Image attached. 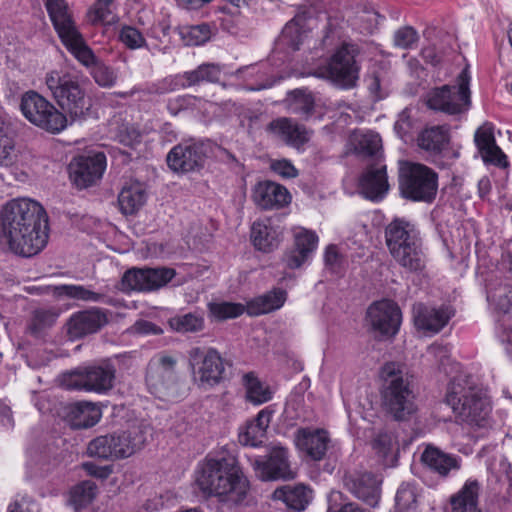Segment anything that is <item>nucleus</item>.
Listing matches in <instances>:
<instances>
[{"label":"nucleus","instance_id":"obj_1","mask_svg":"<svg viewBox=\"0 0 512 512\" xmlns=\"http://www.w3.org/2000/svg\"><path fill=\"white\" fill-rule=\"evenodd\" d=\"M1 227L10 249L21 256H34L47 245L48 216L43 206L32 199L8 202L1 211Z\"/></svg>","mask_w":512,"mask_h":512},{"label":"nucleus","instance_id":"obj_2","mask_svg":"<svg viewBox=\"0 0 512 512\" xmlns=\"http://www.w3.org/2000/svg\"><path fill=\"white\" fill-rule=\"evenodd\" d=\"M445 403L452 409L457 423L472 430L490 426V403L471 376L453 377L447 386Z\"/></svg>","mask_w":512,"mask_h":512},{"label":"nucleus","instance_id":"obj_3","mask_svg":"<svg viewBox=\"0 0 512 512\" xmlns=\"http://www.w3.org/2000/svg\"><path fill=\"white\" fill-rule=\"evenodd\" d=\"M384 379L381 404L384 411L396 421L408 420L417 410L410 381L395 363H387L381 371Z\"/></svg>","mask_w":512,"mask_h":512},{"label":"nucleus","instance_id":"obj_4","mask_svg":"<svg viewBox=\"0 0 512 512\" xmlns=\"http://www.w3.org/2000/svg\"><path fill=\"white\" fill-rule=\"evenodd\" d=\"M45 84L61 109L72 120H82L89 115L92 102L86 96L77 76L53 70L46 74Z\"/></svg>","mask_w":512,"mask_h":512},{"label":"nucleus","instance_id":"obj_5","mask_svg":"<svg viewBox=\"0 0 512 512\" xmlns=\"http://www.w3.org/2000/svg\"><path fill=\"white\" fill-rule=\"evenodd\" d=\"M361 48L356 43L344 42L331 55L328 62L317 67L312 75L330 81L341 89H352L360 79Z\"/></svg>","mask_w":512,"mask_h":512},{"label":"nucleus","instance_id":"obj_6","mask_svg":"<svg viewBox=\"0 0 512 512\" xmlns=\"http://www.w3.org/2000/svg\"><path fill=\"white\" fill-rule=\"evenodd\" d=\"M177 358L165 352L154 355L146 370V386L155 397L176 401L183 394V385L176 372Z\"/></svg>","mask_w":512,"mask_h":512},{"label":"nucleus","instance_id":"obj_7","mask_svg":"<svg viewBox=\"0 0 512 512\" xmlns=\"http://www.w3.org/2000/svg\"><path fill=\"white\" fill-rule=\"evenodd\" d=\"M399 189L406 199L431 203L437 194L438 175L424 164L409 163L401 169Z\"/></svg>","mask_w":512,"mask_h":512},{"label":"nucleus","instance_id":"obj_8","mask_svg":"<svg viewBox=\"0 0 512 512\" xmlns=\"http://www.w3.org/2000/svg\"><path fill=\"white\" fill-rule=\"evenodd\" d=\"M20 109L29 122L52 134L61 132L67 126L66 115L35 91L23 94Z\"/></svg>","mask_w":512,"mask_h":512},{"label":"nucleus","instance_id":"obj_9","mask_svg":"<svg viewBox=\"0 0 512 512\" xmlns=\"http://www.w3.org/2000/svg\"><path fill=\"white\" fill-rule=\"evenodd\" d=\"M458 86L444 85L432 89L426 95L427 106L436 111H441L449 115L464 113L470 107V76L468 69L465 68L459 74Z\"/></svg>","mask_w":512,"mask_h":512},{"label":"nucleus","instance_id":"obj_10","mask_svg":"<svg viewBox=\"0 0 512 512\" xmlns=\"http://www.w3.org/2000/svg\"><path fill=\"white\" fill-rule=\"evenodd\" d=\"M115 378L111 365L79 367L61 376V386L67 390L103 393L110 390Z\"/></svg>","mask_w":512,"mask_h":512},{"label":"nucleus","instance_id":"obj_11","mask_svg":"<svg viewBox=\"0 0 512 512\" xmlns=\"http://www.w3.org/2000/svg\"><path fill=\"white\" fill-rule=\"evenodd\" d=\"M188 358L193 380L199 387L209 389L221 382L224 366L218 351L193 347L188 352Z\"/></svg>","mask_w":512,"mask_h":512},{"label":"nucleus","instance_id":"obj_12","mask_svg":"<svg viewBox=\"0 0 512 512\" xmlns=\"http://www.w3.org/2000/svg\"><path fill=\"white\" fill-rule=\"evenodd\" d=\"M366 321L375 338L379 340L391 339L400 329L402 322L401 309L392 300L376 301L368 307Z\"/></svg>","mask_w":512,"mask_h":512},{"label":"nucleus","instance_id":"obj_13","mask_svg":"<svg viewBox=\"0 0 512 512\" xmlns=\"http://www.w3.org/2000/svg\"><path fill=\"white\" fill-rule=\"evenodd\" d=\"M176 275L172 268H136L127 270L121 279V290L154 291L167 285Z\"/></svg>","mask_w":512,"mask_h":512},{"label":"nucleus","instance_id":"obj_14","mask_svg":"<svg viewBox=\"0 0 512 512\" xmlns=\"http://www.w3.org/2000/svg\"><path fill=\"white\" fill-rule=\"evenodd\" d=\"M221 67L215 64H202L196 69L186 71L182 74L173 77L164 78L157 85L154 86V92L158 94H165L179 88H187L200 83L218 82L221 78Z\"/></svg>","mask_w":512,"mask_h":512},{"label":"nucleus","instance_id":"obj_15","mask_svg":"<svg viewBox=\"0 0 512 512\" xmlns=\"http://www.w3.org/2000/svg\"><path fill=\"white\" fill-rule=\"evenodd\" d=\"M250 498V481L237 456L226 454V506L246 505Z\"/></svg>","mask_w":512,"mask_h":512},{"label":"nucleus","instance_id":"obj_16","mask_svg":"<svg viewBox=\"0 0 512 512\" xmlns=\"http://www.w3.org/2000/svg\"><path fill=\"white\" fill-rule=\"evenodd\" d=\"M389 253L394 261L409 273H419L426 266V258L417 230L408 233L405 240L398 243L395 249H389Z\"/></svg>","mask_w":512,"mask_h":512},{"label":"nucleus","instance_id":"obj_17","mask_svg":"<svg viewBox=\"0 0 512 512\" xmlns=\"http://www.w3.org/2000/svg\"><path fill=\"white\" fill-rule=\"evenodd\" d=\"M105 167L106 158L103 153L81 155L69 164L70 178L78 188H87L102 177Z\"/></svg>","mask_w":512,"mask_h":512},{"label":"nucleus","instance_id":"obj_18","mask_svg":"<svg viewBox=\"0 0 512 512\" xmlns=\"http://www.w3.org/2000/svg\"><path fill=\"white\" fill-rule=\"evenodd\" d=\"M223 461L224 458L214 459L208 456L205 461L199 465L195 481L203 497L209 498L215 496L222 501L224 494L222 485L224 479Z\"/></svg>","mask_w":512,"mask_h":512},{"label":"nucleus","instance_id":"obj_19","mask_svg":"<svg viewBox=\"0 0 512 512\" xmlns=\"http://www.w3.org/2000/svg\"><path fill=\"white\" fill-rule=\"evenodd\" d=\"M294 442L297 449L313 461H321L326 456L331 439L322 428L305 427L295 432Z\"/></svg>","mask_w":512,"mask_h":512},{"label":"nucleus","instance_id":"obj_20","mask_svg":"<svg viewBox=\"0 0 512 512\" xmlns=\"http://www.w3.org/2000/svg\"><path fill=\"white\" fill-rule=\"evenodd\" d=\"M205 151L202 144L185 142L176 145L167 155L168 166L176 172H190L204 163Z\"/></svg>","mask_w":512,"mask_h":512},{"label":"nucleus","instance_id":"obj_21","mask_svg":"<svg viewBox=\"0 0 512 512\" xmlns=\"http://www.w3.org/2000/svg\"><path fill=\"white\" fill-rule=\"evenodd\" d=\"M255 469L262 480H288L295 477L288 460V450L281 445L271 448L266 461H255Z\"/></svg>","mask_w":512,"mask_h":512},{"label":"nucleus","instance_id":"obj_22","mask_svg":"<svg viewBox=\"0 0 512 512\" xmlns=\"http://www.w3.org/2000/svg\"><path fill=\"white\" fill-rule=\"evenodd\" d=\"M415 326L423 331L438 333L454 316L455 310L449 305L429 307L416 304L413 308Z\"/></svg>","mask_w":512,"mask_h":512},{"label":"nucleus","instance_id":"obj_23","mask_svg":"<svg viewBox=\"0 0 512 512\" xmlns=\"http://www.w3.org/2000/svg\"><path fill=\"white\" fill-rule=\"evenodd\" d=\"M344 484L357 498L371 507L378 504L380 481L369 472H350L344 476Z\"/></svg>","mask_w":512,"mask_h":512},{"label":"nucleus","instance_id":"obj_24","mask_svg":"<svg viewBox=\"0 0 512 512\" xmlns=\"http://www.w3.org/2000/svg\"><path fill=\"white\" fill-rule=\"evenodd\" d=\"M108 322L106 313L100 308L74 313L68 323V334L72 339H79L100 330Z\"/></svg>","mask_w":512,"mask_h":512},{"label":"nucleus","instance_id":"obj_25","mask_svg":"<svg viewBox=\"0 0 512 512\" xmlns=\"http://www.w3.org/2000/svg\"><path fill=\"white\" fill-rule=\"evenodd\" d=\"M255 204L262 209L281 208L290 202L288 190L272 181L258 183L253 192Z\"/></svg>","mask_w":512,"mask_h":512},{"label":"nucleus","instance_id":"obj_26","mask_svg":"<svg viewBox=\"0 0 512 512\" xmlns=\"http://www.w3.org/2000/svg\"><path fill=\"white\" fill-rule=\"evenodd\" d=\"M474 141L485 163H490L500 168L508 167L507 156L496 145L491 127L482 126L478 128L475 132Z\"/></svg>","mask_w":512,"mask_h":512},{"label":"nucleus","instance_id":"obj_27","mask_svg":"<svg viewBox=\"0 0 512 512\" xmlns=\"http://www.w3.org/2000/svg\"><path fill=\"white\" fill-rule=\"evenodd\" d=\"M295 248L285 256V263L291 269L299 268L316 249L318 236L304 228L294 234Z\"/></svg>","mask_w":512,"mask_h":512},{"label":"nucleus","instance_id":"obj_28","mask_svg":"<svg viewBox=\"0 0 512 512\" xmlns=\"http://www.w3.org/2000/svg\"><path fill=\"white\" fill-rule=\"evenodd\" d=\"M389 185L384 165L371 166L360 180V190L363 196L370 200L382 199Z\"/></svg>","mask_w":512,"mask_h":512},{"label":"nucleus","instance_id":"obj_29","mask_svg":"<svg viewBox=\"0 0 512 512\" xmlns=\"http://www.w3.org/2000/svg\"><path fill=\"white\" fill-rule=\"evenodd\" d=\"M113 439L112 448L115 450L116 459L127 458L143 448L146 437L143 430L134 427L127 431L110 434Z\"/></svg>","mask_w":512,"mask_h":512},{"label":"nucleus","instance_id":"obj_30","mask_svg":"<svg viewBox=\"0 0 512 512\" xmlns=\"http://www.w3.org/2000/svg\"><path fill=\"white\" fill-rule=\"evenodd\" d=\"M269 129L284 142L294 147L304 145L310 139V131L290 118H279L269 124Z\"/></svg>","mask_w":512,"mask_h":512},{"label":"nucleus","instance_id":"obj_31","mask_svg":"<svg viewBox=\"0 0 512 512\" xmlns=\"http://www.w3.org/2000/svg\"><path fill=\"white\" fill-rule=\"evenodd\" d=\"M100 408L92 402H77L68 408L67 419L74 429H86L96 425L101 419Z\"/></svg>","mask_w":512,"mask_h":512},{"label":"nucleus","instance_id":"obj_32","mask_svg":"<svg viewBox=\"0 0 512 512\" xmlns=\"http://www.w3.org/2000/svg\"><path fill=\"white\" fill-rule=\"evenodd\" d=\"M45 5L61 40L77 31L64 0H47Z\"/></svg>","mask_w":512,"mask_h":512},{"label":"nucleus","instance_id":"obj_33","mask_svg":"<svg viewBox=\"0 0 512 512\" xmlns=\"http://www.w3.org/2000/svg\"><path fill=\"white\" fill-rule=\"evenodd\" d=\"M146 199L145 185L140 182H133L122 188L118 196V203L123 214L132 215L144 205Z\"/></svg>","mask_w":512,"mask_h":512},{"label":"nucleus","instance_id":"obj_34","mask_svg":"<svg viewBox=\"0 0 512 512\" xmlns=\"http://www.w3.org/2000/svg\"><path fill=\"white\" fill-rule=\"evenodd\" d=\"M286 291L275 288L268 293L258 296L247 303L246 311L250 316L266 314L281 308L286 301Z\"/></svg>","mask_w":512,"mask_h":512},{"label":"nucleus","instance_id":"obj_35","mask_svg":"<svg viewBox=\"0 0 512 512\" xmlns=\"http://www.w3.org/2000/svg\"><path fill=\"white\" fill-rule=\"evenodd\" d=\"M480 485L476 480H468L462 489L452 496L453 512H481L478 507Z\"/></svg>","mask_w":512,"mask_h":512},{"label":"nucleus","instance_id":"obj_36","mask_svg":"<svg viewBox=\"0 0 512 512\" xmlns=\"http://www.w3.org/2000/svg\"><path fill=\"white\" fill-rule=\"evenodd\" d=\"M275 499L283 500L287 507L303 511L312 498V491L305 485L284 486L273 493Z\"/></svg>","mask_w":512,"mask_h":512},{"label":"nucleus","instance_id":"obj_37","mask_svg":"<svg viewBox=\"0 0 512 512\" xmlns=\"http://www.w3.org/2000/svg\"><path fill=\"white\" fill-rule=\"evenodd\" d=\"M422 461L435 472L446 476L451 470L460 468L459 460L434 447H427L422 454Z\"/></svg>","mask_w":512,"mask_h":512},{"label":"nucleus","instance_id":"obj_38","mask_svg":"<svg viewBox=\"0 0 512 512\" xmlns=\"http://www.w3.org/2000/svg\"><path fill=\"white\" fill-rule=\"evenodd\" d=\"M17 160L10 124L0 111V167L8 168Z\"/></svg>","mask_w":512,"mask_h":512},{"label":"nucleus","instance_id":"obj_39","mask_svg":"<svg viewBox=\"0 0 512 512\" xmlns=\"http://www.w3.org/2000/svg\"><path fill=\"white\" fill-rule=\"evenodd\" d=\"M418 145L430 153H440L448 143V132L443 126H433L423 130L418 136Z\"/></svg>","mask_w":512,"mask_h":512},{"label":"nucleus","instance_id":"obj_40","mask_svg":"<svg viewBox=\"0 0 512 512\" xmlns=\"http://www.w3.org/2000/svg\"><path fill=\"white\" fill-rule=\"evenodd\" d=\"M251 239L254 246L268 252L278 245V233L265 221H255L251 227Z\"/></svg>","mask_w":512,"mask_h":512},{"label":"nucleus","instance_id":"obj_41","mask_svg":"<svg viewBox=\"0 0 512 512\" xmlns=\"http://www.w3.org/2000/svg\"><path fill=\"white\" fill-rule=\"evenodd\" d=\"M65 47L86 67L92 68L98 62L92 50L85 44L77 30L61 40Z\"/></svg>","mask_w":512,"mask_h":512},{"label":"nucleus","instance_id":"obj_42","mask_svg":"<svg viewBox=\"0 0 512 512\" xmlns=\"http://www.w3.org/2000/svg\"><path fill=\"white\" fill-rule=\"evenodd\" d=\"M246 388V398L254 405H260L268 402L272 398V391L264 385L253 373H247L243 376Z\"/></svg>","mask_w":512,"mask_h":512},{"label":"nucleus","instance_id":"obj_43","mask_svg":"<svg viewBox=\"0 0 512 512\" xmlns=\"http://www.w3.org/2000/svg\"><path fill=\"white\" fill-rule=\"evenodd\" d=\"M171 328L180 333H196L204 329L205 320L200 312L176 315L169 320Z\"/></svg>","mask_w":512,"mask_h":512},{"label":"nucleus","instance_id":"obj_44","mask_svg":"<svg viewBox=\"0 0 512 512\" xmlns=\"http://www.w3.org/2000/svg\"><path fill=\"white\" fill-rule=\"evenodd\" d=\"M415 230V226L404 219L396 218L391 221L385 228V243L388 250L395 249L398 243L405 240L408 233Z\"/></svg>","mask_w":512,"mask_h":512},{"label":"nucleus","instance_id":"obj_45","mask_svg":"<svg viewBox=\"0 0 512 512\" xmlns=\"http://www.w3.org/2000/svg\"><path fill=\"white\" fill-rule=\"evenodd\" d=\"M97 486L93 481L86 480L75 485L70 491V503L75 509L89 505L96 496Z\"/></svg>","mask_w":512,"mask_h":512},{"label":"nucleus","instance_id":"obj_46","mask_svg":"<svg viewBox=\"0 0 512 512\" xmlns=\"http://www.w3.org/2000/svg\"><path fill=\"white\" fill-rule=\"evenodd\" d=\"M355 152L361 157H377L381 149V138L378 134L367 132L355 135Z\"/></svg>","mask_w":512,"mask_h":512},{"label":"nucleus","instance_id":"obj_47","mask_svg":"<svg viewBox=\"0 0 512 512\" xmlns=\"http://www.w3.org/2000/svg\"><path fill=\"white\" fill-rule=\"evenodd\" d=\"M180 36L187 46H199L208 41L211 37V30L208 24L184 26L180 30Z\"/></svg>","mask_w":512,"mask_h":512},{"label":"nucleus","instance_id":"obj_48","mask_svg":"<svg viewBox=\"0 0 512 512\" xmlns=\"http://www.w3.org/2000/svg\"><path fill=\"white\" fill-rule=\"evenodd\" d=\"M302 18H294L288 22L282 30L281 38L294 50H298L307 37L306 31H302Z\"/></svg>","mask_w":512,"mask_h":512},{"label":"nucleus","instance_id":"obj_49","mask_svg":"<svg viewBox=\"0 0 512 512\" xmlns=\"http://www.w3.org/2000/svg\"><path fill=\"white\" fill-rule=\"evenodd\" d=\"M60 295L85 302H100L104 294L90 290L82 285H61L57 287Z\"/></svg>","mask_w":512,"mask_h":512},{"label":"nucleus","instance_id":"obj_50","mask_svg":"<svg viewBox=\"0 0 512 512\" xmlns=\"http://www.w3.org/2000/svg\"><path fill=\"white\" fill-rule=\"evenodd\" d=\"M289 108L293 114L307 119L314 111V99L311 94L296 90L293 93Z\"/></svg>","mask_w":512,"mask_h":512},{"label":"nucleus","instance_id":"obj_51","mask_svg":"<svg viewBox=\"0 0 512 512\" xmlns=\"http://www.w3.org/2000/svg\"><path fill=\"white\" fill-rule=\"evenodd\" d=\"M113 439H111L110 434L101 435L96 437L92 441H90L88 445V453L90 456L98 457L101 459H110L114 460L115 450L112 448Z\"/></svg>","mask_w":512,"mask_h":512},{"label":"nucleus","instance_id":"obj_52","mask_svg":"<svg viewBox=\"0 0 512 512\" xmlns=\"http://www.w3.org/2000/svg\"><path fill=\"white\" fill-rule=\"evenodd\" d=\"M91 76L94 81L103 88H111L117 82V73L110 66L98 61L91 68Z\"/></svg>","mask_w":512,"mask_h":512},{"label":"nucleus","instance_id":"obj_53","mask_svg":"<svg viewBox=\"0 0 512 512\" xmlns=\"http://www.w3.org/2000/svg\"><path fill=\"white\" fill-rule=\"evenodd\" d=\"M418 41V32L411 26L401 27L393 35V44L398 49H414Z\"/></svg>","mask_w":512,"mask_h":512},{"label":"nucleus","instance_id":"obj_54","mask_svg":"<svg viewBox=\"0 0 512 512\" xmlns=\"http://www.w3.org/2000/svg\"><path fill=\"white\" fill-rule=\"evenodd\" d=\"M396 508L399 512H408L416 507L417 493L410 484H402L396 493Z\"/></svg>","mask_w":512,"mask_h":512},{"label":"nucleus","instance_id":"obj_55","mask_svg":"<svg viewBox=\"0 0 512 512\" xmlns=\"http://www.w3.org/2000/svg\"><path fill=\"white\" fill-rule=\"evenodd\" d=\"M373 448L382 457L387 458L390 454L398 451L396 437L391 432H379L373 441Z\"/></svg>","mask_w":512,"mask_h":512},{"label":"nucleus","instance_id":"obj_56","mask_svg":"<svg viewBox=\"0 0 512 512\" xmlns=\"http://www.w3.org/2000/svg\"><path fill=\"white\" fill-rule=\"evenodd\" d=\"M429 352L437 358L439 369L445 374L449 375L458 371L459 365L451 360L446 347L441 345H432L429 347Z\"/></svg>","mask_w":512,"mask_h":512},{"label":"nucleus","instance_id":"obj_57","mask_svg":"<svg viewBox=\"0 0 512 512\" xmlns=\"http://www.w3.org/2000/svg\"><path fill=\"white\" fill-rule=\"evenodd\" d=\"M119 39L131 50L139 49L146 45V40L142 33L132 26H123L119 33Z\"/></svg>","mask_w":512,"mask_h":512},{"label":"nucleus","instance_id":"obj_58","mask_svg":"<svg viewBox=\"0 0 512 512\" xmlns=\"http://www.w3.org/2000/svg\"><path fill=\"white\" fill-rule=\"evenodd\" d=\"M56 320V314L49 310H36L31 319L29 329L33 334H39L44 329L51 327Z\"/></svg>","mask_w":512,"mask_h":512},{"label":"nucleus","instance_id":"obj_59","mask_svg":"<svg viewBox=\"0 0 512 512\" xmlns=\"http://www.w3.org/2000/svg\"><path fill=\"white\" fill-rule=\"evenodd\" d=\"M265 437L264 432H260L253 423L247 425L246 429L239 433V442L244 446L257 447L261 445L263 438Z\"/></svg>","mask_w":512,"mask_h":512},{"label":"nucleus","instance_id":"obj_60","mask_svg":"<svg viewBox=\"0 0 512 512\" xmlns=\"http://www.w3.org/2000/svg\"><path fill=\"white\" fill-rule=\"evenodd\" d=\"M414 125L415 122L412 118L411 110L409 108H405L398 115V119L395 123V130L397 134L404 139L412 132Z\"/></svg>","mask_w":512,"mask_h":512},{"label":"nucleus","instance_id":"obj_61","mask_svg":"<svg viewBox=\"0 0 512 512\" xmlns=\"http://www.w3.org/2000/svg\"><path fill=\"white\" fill-rule=\"evenodd\" d=\"M113 0H98L93 8L95 21L110 24L115 20V16L112 13L111 5Z\"/></svg>","mask_w":512,"mask_h":512},{"label":"nucleus","instance_id":"obj_62","mask_svg":"<svg viewBox=\"0 0 512 512\" xmlns=\"http://www.w3.org/2000/svg\"><path fill=\"white\" fill-rule=\"evenodd\" d=\"M367 88L374 99L380 100L387 96L388 92L383 85V79L379 73H372L366 79Z\"/></svg>","mask_w":512,"mask_h":512},{"label":"nucleus","instance_id":"obj_63","mask_svg":"<svg viewBox=\"0 0 512 512\" xmlns=\"http://www.w3.org/2000/svg\"><path fill=\"white\" fill-rule=\"evenodd\" d=\"M270 169L282 178H295L298 175L297 169L286 159L271 161Z\"/></svg>","mask_w":512,"mask_h":512},{"label":"nucleus","instance_id":"obj_64","mask_svg":"<svg viewBox=\"0 0 512 512\" xmlns=\"http://www.w3.org/2000/svg\"><path fill=\"white\" fill-rule=\"evenodd\" d=\"M487 298L495 304L497 309L504 313H507L511 307V298L506 291L503 293H489Z\"/></svg>","mask_w":512,"mask_h":512}]
</instances>
